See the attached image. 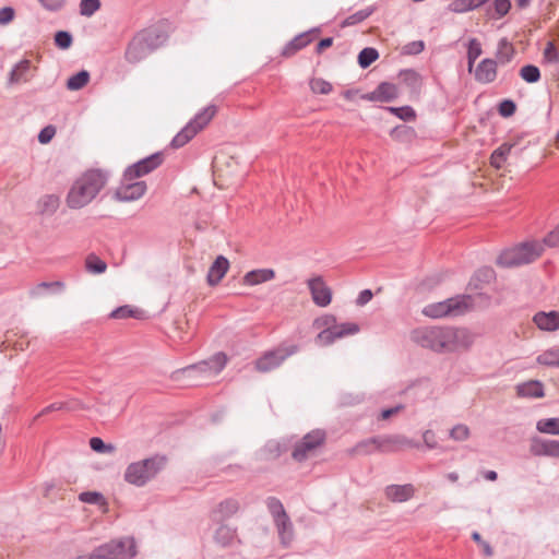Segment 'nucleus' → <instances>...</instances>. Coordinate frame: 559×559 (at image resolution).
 <instances>
[{
    "label": "nucleus",
    "mask_w": 559,
    "mask_h": 559,
    "mask_svg": "<svg viewBox=\"0 0 559 559\" xmlns=\"http://www.w3.org/2000/svg\"><path fill=\"white\" fill-rule=\"evenodd\" d=\"M412 340L437 353H452L468 348L474 343V335L465 328L425 326L414 330Z\"/></svg>",
    "instance_id": "1"
},
{
    "label": "nucleus",
    "mask_w": 559,
    "mask_h": 559,
    "mask_svg": "<svg viewBox=\"0 0 559 559\" xmlns=\"http://www.w3.org/2000/svg\"><path fill=\"white\" fill-rule=\"evenodd\" d=\"M109 173L102 169H88L72 185V209L90 204L108 181Z\"/></svg>",
    "instance_id": "2"
},
{
    "label": "nucleus",
    "mask_w": 559,
    "mask_h": 559,
    "mask_svg": "<svg viewBox=\"0 0 559 559\" xmlns=\"http://www.w3.org/2000/svg\"><path fill=\"white\" fill-rule=\"evenodd\" d=\"M226 355L224 353H216L207 360H202L175 371L174 377L176 380L180 379V376L187 377L193 380L191 384L197 385L200 383V380L218 374L226 366Z\"/></svg>",
    "instance_id": "3"
},
{
    "label": "nucleus",
    "mask_w": 559,
    "mask_h": 559,
    "mask_svg": "<svg viewBox=\"0 0 559 559\" xmlns=\"http://www.w3.org/2000/svg\"><path fill=\"white\" fill-rule=\"evenodd\" d=\"M543 252L538 242H523L503 250L497 258V264L503 267L520 266L535 261Z\"/></svg>",
    "instance_id": "4"
},
{
    "label": "nucleus",
    "mask_w": 559,
    "mask_h": 559,
    "mask_svg": "<svg viewBox=\"0 0 559 559\" xmlns=\"http://www.w3.org/2000/svg\"><path fill=\"white\" fill-rule=\"evenodd\" d=\"M165 459L153 456L128 465L124 472V480L131 485L142 487L157 475L163 468Z\"/></svg>",
    "instance_id": "5"
},
{
    "label": "nucleus",
    "mask_w": 559,
    "mask_h": 559,
    "mask_svg": "<svg viewBox=\"0 0 559 559\" xmlns=\"http://www.w3.org/2000/svg\"><path fill=\"white\" fill-rule=\"evenodd\" d=\"M217 111L215 105H209L199 111L171 140L173 148H180L205 128Z\"/></svg>",
    "instance_id": "6"
},
{
    "label": "nucleus",
    "mask_w": 559,
    "mask_h": 559,
    "mask_svg": "<svg viewBox=\"0 0 559 559\" xmlns=\"http://www.w3.org/2000/svg\"><path fill=\"white\" fill-rule=\"evenodd\" d=\"M471 306L469 296H455L443 301L432 302L423 309L426 317L439 319L463 314Z\"/></svg>",
    "instance_id": "7"
},
{
    "label": "nucleus",
    "mask_w": 559,
    "mask_h": 559,
    "mask_svg": "<svg viewBox=\"0 0 559 559\" xmlns=\"http://www.w3.org/2000/svg\"><path fill=\"white\" fill-rule=\"evenodd\" d=\"M299 350L297 344L283 343L277 347L266 350L254 361V367L259 372H270L278 368L288 357Z\"/></svg>",
    "instance_id": "8"
},
{
    "label": "nucleus",
    "mask_w": 559,
    "mask_h": 559,
    "mask_svg": "<svg viewBox=\"0 0 559 559\" xmlns=\"http://www.w3.org/2000/svg\"><path fill=\"white\" fill-rule=\"evenodd\" d=\"M326 328L322 330L316 338L321 346L333 344L336 340L345 336L355 335L359 332V325L354 322L336 323L335 318L330 316L324 319Z\"/></svg>",
    "instance_id": "9"
},
{
    "label": "nucleus",
    "mask_w": 559,
    "mask_h": 559,
    "mask_svg": "<svg viewBox=\"0 0 559 559\" xmlns=\"http://www.w3.org/2000/svg\"><path fill=\"white\" fill-rule=\"evenodd\" d=\"M136 555L133 538L111 540L99 546L90 559H131Z\"/></svg>",
    "instance_id": "10"
},
{
    "label": "nucleus",
    "mask_w": 559,
    "mask_h": 559,
    "mask_svg": "<svg viewBox=\"0 0 559 559\" xmlns=\"http://www.w3.org/2000/svg\"><path fill=\"white\" fill-rule=\"evenodd\" d=\"M325 431L314 429L308 432L304 438L294 447L292 456L297 462H302L313 455L314 451L321 447L325 441Z\"/></svg>",
    "instance_id": "11"
},
{
    "label": "nucleus",
    "mask_w": 559,
    "mask_h": 559,
    "mask_svg": "<svg viewBox=\"0 0 559 559\" xmlns=\"http://www.w3.org/2000/svg\"><path fill=\"white\" fill-rule=\"evenodd\" d=\"M147 190L145 181L142 180H127L124 174L120 185L114 192V199L119 202H132L141 199Z\"/></svg>",
    "instance_id": "12"
},
{
    "label": "nucleus",
    "mask_w": 559,
    "mask_h": 559,
    "mask_svg": "<svg viewBox=\"0 0 559 559\" xmlns=\"http://www.w3.org/2000/svg\"><path fill=\"white\" fill-rule=\"evenodd\" d=\"M164 160L162 153L157 152L144 157L124 169L127 180H135L157 169Z\"/></svg>",
    "instance_id": "13"
},
{
    "label": "nucleus",
    "mask_w": 559,
    "mask_h": 559,
    "mask_svg": "<svg viewBox=\"0 0 559 559\" xmlns=\"http://www.w3.org/2000/svg\"><path fill=\"white\" fill-rule=\"evenodd\" d=\"M308 287L311 293L313 302L319 307H326L332 300V290L324 283L321 276L308 280Z\"/></svg>",
    "instance_id": "14"
},
{
    "label": "nucleus",
    "mask_w": 559,
    "mask_h": 559,
    "mask_svg": "<svg viewBox=\"0 0 559 559\" xmlns=\"http://www.w3.org/2000/svg\"><path fill=\"white\" fill-rule=\"evenodd\" d=\"M374 438H376L374 444L377 447V451H380V452L389 453V452H395L400 448H403V447H418L417 443H414L412 440H409L408 438L401 436V435L389 436V437H374Z\"/></svg>",
    "instance_id": "15"
},
{
    "label": "nucleus",
    "mask_w": 559,
    "mask_h": 559,
    "mask_svg": "<svg viewBox=\"0 0 559 559\" xmlns=\"http://www.w3.org/2000/svg\"><path fill=\"white\" fill-rule=\"evenodd\" d=\"M497 61L491 58L483 59L474 71L475 81L481 84L492 83L497 78Z\"/></svg>",
    "instance_id": "16"
},
{
    "label": "nucleus",
    "mask_w": 559,
    "mask_h": 559,
    "mask_svg": "<svg viewBox=\"0 0 559 559\" xmlns=\"http://www.w3.org/2000/svg\"><path fill=\"white\" fill-rule=\"evenodd\" d=\"M531 453L535 456H559V440H547L533 438L531 442Z\"/></svg>",
    "instance_id": "17"
},
{
    "label": "nucleus",
    "mask_w": 559,
    "mask_h": 559,
    "mask_svg": "<svg viewBox=\"0 0 559 559\" xmlns=\"http://www.w3.org/2000/svg\"><path fill=\"white\" fill-rule=\"evenodd\" d=\"M138 35L152 52L163 46L168 38L167 33L160 26H151L141 31Z\"/></svg>",
    "instance_id": "18"
},
{
    "label": "nucleus",
    "mask_w": 559,
    "mask_h": 559,
    "mask_svg": "<svg viewBox=\"0 0 559 559\" xmlns=\"http://www.w3.org/2000/svg\"><path fill=\"white\" fill-rule=\"evenodd\" d=\"M239 510V502L234 498H228L221 501L211 513L213 522L222 523L231 518Z\"/></svg>",
    "instance_id": "19"
},
{
    "label": "nucleus",
    "mask_w": 559,
    "mask_h": 559,
    "mask_svg": "<svg viewBox=\"0 0 559 559\" xmlns=\"http://www.w3.org/2000/svg\"><path fill=\"white\" fill-rule=\"evenodd\" d=\"M150 53H152L151 49L136 34L128 45L126 59L131 63H136L146 58Z\"/></svg>",
    "instance_id": "20"
},
{
    "label": "nucleus",
    "mask_w": 559,
    "mask_h": 559,
    "mask_svg": "<svg viewBox=\"0 0 559 559\" xmlns=\"http://www.w3.org/2000/svg\"><path fill=\"white\" fill-rule=\"evenodd\" d=\"M385 497L392 502H405L414 497L415 488L412 484L389 485L385 487Z\"/></svg>",
    "instance_id": "21"
},
{
    "label": "nucleus",
    "mask_w": 559,
    "mask_h": 559,
    "mask_svg": "<svg viewBox=\"0 0 559 559\" xmlns=\"http://www.w3.org/2000/svg\"><path fill=\"white\" fill-rule=\"evenodd\" d=\"M229 269V261L224 255H218L209 269L206 281L210 286H216Z\"/></svg>",
    "instance_id": "22"
},
{
    "label": "nucleus",
    "mask_w": 559,
    "mask_h": 559,
    "mask_svg": "<svg viewBox=\"0 0 559 559\" xmlns=\"http://www.w3.org/2000/svg\"><path fill=\"white\" fill-rule=\"evenodd\" d=\"M33 76L31 61L27 59L21 60L14 66L9 74V84H19L29 81Z\"/></svg>",
    "instance_id": "23"
},
{
    "label": "nucleus",
    "mask_w": 559,
    "mask_h": 559,
    "mask_svg": "<svg viewBox=\"0 0 559 559\" xmlns=\"http://www.w3.org/2000/svg\"><path fill=\"white\" fill-rule=\"evenodd\" d=\"M533 321L543 331H556L559 329V311H539L533 317Z\"/></svg>",
    "instance_id": "24"
},
{
    "label": "nucleus",
    "mask_w": 559,
    "mask_h": 559,
    "mask_svg": "<svg viewBox=\"0 0 559 559\" xmlns=\"http://www.w3.org/2000/svg\"><path fill=\"white\" fill-rule=\"evenodd\" d=\"M397 88L393 83L382 82L377 88L366 96L369 100L391 102L397 97Z\"/></svg>",
    "instance_id": "25"
},
{
    "label": "nucleus",
    "mask_w": 559,
    "mask_h": 559,
    "mask_svg": "<svg viewBox=\"0 0 559 559\" xmlns=\"http://www.w3.org/2000/svg\"><path fill=\"white\" fill-rule=\"evenodd\" d=\"M312 41L311 32H305L289 40L282 50V56L292 57Z\"/></svg>",
    "instance_id": "26"
},
{
    "label": "nucleus",
    "mask_w": 559,
    "mask_h": 559,
    "mask_svg": "<svg viewBox=\"0 0 559 559\" xmlns=\"http://www.w3.org/2000/svg\"><path fill=\"white\" fill-rule=\"evenodd\" d=\"M66 290L63 282H41L29 290V296L33 298L43 297L46 295L59 294Z\"/></svg>",
    "instance_id": "27"
},
{
    "label": "nucleus",
    "mask_w": 559,
    "mask_h": 559,
    "mask_svg": "<svg viewBox=\"0 0 559 559\" xmlns=\"http://www.w3.org/2000/svg\"><path fill=\"white\" fill-rule=\"evenodd\" d=\"M516 393L521 397L538 399L545 395L544 384L538 380H530L516 385Z\"/></svg>",
    "instance_id": "28"
},
{
    "label": "nucleus",
    "mask_w": 559,
    "mask_h": 559,
    "mask_svg": "<svg viewBox=\"0 0 559 559\" xmlns=\"http://www.w3.org/2000/svg\"><path fill=\"white\" fill-rule=\"evenodd\" d=\"M275 277L273 269H258L248 272L243 276V284L249 286L259 285L269 282Z\"/></svg>",
    "instance_id": "29"
},
{
    "label": "nucleus",
    "mask_w": 559,
    "mask_h": 559,
    "mask_svg": "<svg viewBox=\"0 0 559 559\" xmlns=\"http://www.w3.org/2000/svg\"><path fill=\"white\" fill-rule=\"evenodd\" d=\"M515 55V49L513 45L506 38H501L498 41L497 50H496V61L497 64L504 66L512 61Z\"/></svg>",
    "instance_id": "30"
},
{
    "label": "nucleus",
    "mask_w": 559,
    "mask_h": 559,
    "mask_svg": "<svg viewBox=\"0 0 559 559\" xmlns=\"http://www.w3.org/2000/svg\"><path fill=\"white\" fill-rule=\"evenodd\" d=\"M218 524L219 526L214 533L215 542L223 547L231 546L237 537L236 528L224 524L223 522Z\"/></svg>",
    "instance_id": "31"
},
{
    "label": "nucleus",
    "mask_w": 559,
    "mask_h": 559,
    "mask_svg": "<svg viewBox=\"0 0 559 559\" xmlns=\"http://www.w3.org/2000/svg\"><path fill=\"white\" fill-rule=\"evenodd\" d=\"M274 523L277 528L281 543L284 546H289L294 538V527L289 516L286 515L284 518H280L278 520L274 521Z\"/></svg>",
    "instance_id": "32"
},
{
    "label": "nucleus",
    "mask_w": 559,
    "mask_h": 559,
    "mask_svg": "<svg viewBox=\"0 0 559 559\" xmlns=\"http://www.w3.org/2000/svg\"><path fill=\"white\" fill-rule=\"evenodd\" d=\"M514 144L503 143L496 148L490 156V164L497 169L502 168Z\"/></svg>",
    "instance_id": "33"
},
{
    "label": "nucleus",
    "mask_w": 559,
    "mask_h": 559,
    "mask_svg": "<svg viewBox=\"0 0 559 559\" xmlns=\"http://www.w3.org/2000/svg\"><path fill=\"white\" fill-rule=\"evenodd\" d=\"M374 443H376V438L374 437L365 439V440L358 442L356 445H354L349 450V453L352 455H368V454H371L374 451H377V447H376Z\"/></svg>",
    "instance_id": "34"
},
{
    "label": "nucleus",
    "mask_w": 559,
    "mask_h": 559,
    "mask_svg": "<svg viewBox=\"0 0 559 559\" xmlns=\"http://www.w3.org/2000/svg\"><path fill=\"white\" fill-rule=\"evenodd\" d=\"M536 429L542 433L559 436V417L539 419Z\"/></svg>",
    "instance_id": "35"
},
{
    "label": "nucleus",
    "mask_w": 559,
    "mask_h": 559,
    "mask_svg": "<svg viewBox=\"0 0 559 559\" xmlns=\"http://www.w3.org/2000/svg\"><path fill=\"white\" fill-rule=\"evenodd\" d=\"M483 53L481 45L476 38H471L467 47V69L468 72L473 71L474 63L477 58Z\"/></svg>",
    "instance_id": "36"
},
{
    "label": "nucleus",
    "mask_w": 559,
    "mask_h": 559,
    "mask_svg": "<svg viewBox=\"0 0 559 559\" xmlns=\"http://www.w3.org/2000/svg\"><path fill=\"white\" fill-rule=\"evenodd\" d=\"M85 267L90 273L102 274L106 271L107 264L95 254H88L85 259Z\"/></svg>",
    "instance_id": "37"
},
{
    "label": "nucleus",
    "mask_w": 559,
    "mask_h": 559,
    "mask_svg": "<svg viewBox=\"0 0 559 559\" xmlns=\"http://www.w3.org/2000/svg\"><path fill=\"white\" fill-rule=\"evenodd\" d=\"M373 13L372 8H366L348 15L341 24L342 27L353 26L361 23Z\"/></svg>",
    "instance_id": "38"
},
{
    "label": "nucleus",
    "mask_w": 559,
    "mask_h": 559,
    "mask_svg": "<svg viewBox=\"0 0 559 559\" xmlns=\"http://www.w3.org/2000/svg\"><path fill=\"white\" fill-rule=\"evenodd\" d=\"M379 58V52L376 48L366 47L358 55V64L362 69H367Z\"/></svg>",
    "instance_id": "39"
},
{
    "label": "nucleus",
    "mask_w": 559,
    "mask_h": 559,
    "mask_svg": "<svg viewBox=\"0 0 559 559\" xmlns=\"http://www.w3.org/2000/svg\"><path fill=\"white\" fill-rule=\"evenodd\" d=\"M266 507L271 515L273 516V520L276 521L280 518H284L287 515L283 503L280 499L275 497H269L265 501Z\"/></svg>",
    "instance_id": "40"
},
{
    "label": "nucleus",
    "mask_w": 559,
    "mask_h": 559,
    "mask_svg": "<svg viewBox=\"0 0 559 559\" xmlns=\"http://www.w3.org/2000/svg\"><path fill=\"white\" fill-rule=\"evenodd\" d=\"M537 362L549 367H559V348H551L537 357Z\"/></svg>",
    "instance_id": "41"
},
{
    "label": "nucleus",
    "mask_w": 559,
    "mask_h": 559,
    "mask_svg": "<svg viewBox=\"0 0 559 559\" xmlns=\"http://www.w3.org/2000/svg\"><path fill=\"white\" fill-rule=\"evenodd\" d=\"M520 76L526 83H531V84L532 83H536V82H538L540 80V71L534 64H526V66L521 68Z\"/></svg>",
    "instance_id": "42"
},
{
    "label": "nucleus",
    "mask_w": 559,
    "mask_h": 559,
    "mask_svg": "<svg viewBox=\"0 0 559 559\" xmlns=\"http://www.w3.org/2000/svg\"><path fill=\"white\" fill-rule=\"evenodd\" d=\"M90 447L93 451L102 454H112L116 451V447L112 443H105L103 439L98 437L90 439Z\"/></svg>",
    "instance_id": "43"
},
{
    "label": "nucleus",
    "mask_w": 559,
    "mask_h": 559,
    "mask_svg": "<svg viewBox=\"0 0 559 559\" xmlns=\"http://www.w3.org/2000/svg\"><path fill=\"white\" fill-rule=\"evenodd\" d=\"M59 206V199L56 195H45L39 200V210L41 213H53Z\"/></svg>",
    "instance_id": "44"
},
{
    "label": "nucleus",
    "mask_w": 559,
    "mask_h": 559,
    "mask_svg": "<svg viewBox=\"0 0 559 559\" xmlns=\"http://www.w3.org/2000/svg\"><path fill=\"white\" fill-rule=\"evenodd\" d=\"M388 110L404 121H411L416 117V112L411 106L389 107Z\"/></svg>",
    "instance_id": "45"
},
{
    "label": "nucleus",
    "mask_w": 559,
    "mask_h": 559,
    "mask_svg": "<svg viewBox=\"0 0 559 559\" xmlns=\"http://www.w3.org/2000/svg\"><path fill=\"white\" fill-rule=\"evenodd\" d=\"M80 14L83 16H92L99 8V0H81Z\"/></svg>",
    "instance_id": "46"
},
{
    "label": "nucleus",
    "mask_w": 559,
    "mask_h": 559,
    "mask_svg": "<svg viewBox=\"0 0 559 559\" xmlns=\"http://www.w3.org/2000/svg\"><path fill=\"white\" fill-rule=\"evenodd\" d=\"M400 76L402 78L403 82L411 87L418 86L421 81L420 75L413 69L402 70L400 72Z\"/></svg>",
    "instance_id": "47"
},
{
    "label": "nucleus",
    "mask_w": 559,
    "mask_h": 559,
    "mask_svg": "<svg viewBox=\"0 0 559 559\" xmlns=\"http://www.w3.org/2000/svg\"><path fill=\"white\" fill-rule=\"evenodd\" d=\"M138 312H139L138 309H133L130 306L126 305V306H121V307H118L115 310H112L110 313V318H112V319H126V318H131V317L135 318Z\"/></svg>",
    "instance_id": "48"
},
{
    "label": "nucleus",
    "mask_w": 559,
    "mask_h": 559,
    "mask_svg": "<svg viewBox=\"0 0 559 559\" xmlns=\"http://www.w3.org/2000/svg\"><path fill=\"white\" fill-rule=\"evenodd\" d=\"M79 499L84 503L104 504V496L98 491H85L80 493Z\"/></svg>",
    "instance_id": "49"
},
{
    "label": "nucleus",
    "mask_w": 559,
    "mask_h": 559,
    "mask_svg": "<svg viewBox=\"0 0 559 559\" xmlns=\"http://www.w3.org/2000/svg\"><path fill=\"white\" fill-rule=\"evenodd\" d=\"M310 87L313 93L329 94L332 91V84L323 79H316L310 82Z\"/></svg>",
    "instance_id": "50"
},
{
    "label": "nucleus",
    "mask_w": 559,
    "mask_h": 559,
    "mask_svg": "<svg viewBox=\"0 0 559 559\" xmlns=\"http://www.w3.org/2000/svg\"><path fill=\"white\" fill-rule=\"evenodd\" d=\"M469 437V429L466 425L459 424L455 425L450 430V438L455 441H464Z\"/></svg>",
    "instance_id": "51"
},
{
    "label": "nucleus",
    "mask_w": 559,
    "mask_h": 559,
    "mask_svg": "<svg viewBox=\"0 0 559 559\" xmlns=\"http://www.w3.org/2000/svg\"><path fill=\"white\" fill-rule=\"evenodd\" d=\"M90 72L82 70L79 73L72 75V91L84 87L90 81Z\"/></svg>",
    "instance_id": "52"
},
{
    "label": "nucleus",
    "mask_w": 559,
    "mask_h": 559,
    "mask_svg": "<svg viewBox=\"0 0 559 559\" xmlns=\"http://www.w3.org/2000/svg\"><path fill=\"white\" fill-rule=\"evenodd\" d=\"M425 49V43L423 40L409 41L403 46L402 51L404 55L413 56L423 52Z\"/></svg>",
    "instance_id": "53"
},
{
    "label": "nucleus",
    "mask_w": 559,
    "mask_h": 559,
    "mask_svg": "<svg viewBox=\"0 0 559 559\" xmlns=\"http://www.w3.org/2000/svg\"><path fill=\"white\" fill-rule=\"evenodd\" d=\"M544 59L550 63H557L559 61V51L552 41H548L546 44L544 49Z\"/></svg>",
    "instance_id": "54"
},
{
    "label": "nucleus",
    "mask_w": 559,
    "mask_h": 559,
    "mask_svg": "<svg viewBox=\"0 0 559 559\" xmlns=\"http://www.w3.org/2000/svg\"><path fill=\"white\" fill-rule=\"evenodd\" d=\"M515 110H516V105L511 99H503L499 104V107H498L499 114L504 118H508V117H511L512 115H514Z\"/></svg>",
    "instance_id": "55"
},
{
    "label": "nucleus",
    "mask_w": 559,
    "mask_h": 559,
    "mask_svg": "<svg viewBox=\"0 0 559 559\" xmlns=\"http://www.w3.org/2000/svg\"><path fill=\"white\" fill-rule=\"evenodd\" d=\"M496 273L493 269L489 266L481 267L476 271L475 273V280L480 281L483 283H490L492 280H495Z\"/></svg>",
    "instance_id": "56"
},
{
    "label": "nucleus",
    "mask_w": 559,
    "mask_h": 559,
    "mask_svg": "<svg viewBox=\"0 0 559 559\" xmlns=\"http://www.w3.org/2000/svg\"><path fill=\"white\" fill-rule=\"evenodd\" d=\"M493 9L496 12V15L498 19L508 14V12L511 9V1L510 0H495L493 1Z\"/></svg>",
    "instance_id": "57"
},
{
    "label": "nucleus",
    "mask_w": 559,
    "mask_h": 559,
    "mask_svg": "<svg viewBox=\"0 0 559 559\" xmlns=\"http://www.w3.org/2000/svg\"><path fill=\"white\" fill-rule=\"evenodd\" d=\"M472 539L481 547L483 554L486 557H491L493 555L490 544L484 540L478 532H473Z\"/></svg>",
    "instance_id": "58"
},
{
    "label": "nucleus",
    "mask_w": 559,
    "mask_h": 559,
    "mask_svg": "<svg viewBox=\"0 0 559 559\" xmlns=\"http://www.w3.org/2000/svg\"><path fill=\"white\" fill-rule=\"evenodd\" d=\"M55 134H56V128L53 126L49 124L40 130V132L38 134V141L41 144H47L52 140Z\"/></svg>",
    "instance_id": "59"
},
{
    "label": "nucleus",
    "mask_w": 559,
    "mask_h": 559,
    "mask_svg": "<svg viewBox=\"0 0 559 559\" xmlns=\"http://www.w3.org/2000/svg\"><path fill=\"white\" fill-rule=\"evenodd\" d=\"M55 43L61 49H67L70 47V32L59 31L55 35Z\"/></svg>",
    "instance_id": "60"
},
{
    "label": "nucleus",
    "mask_w": 559,
    "mask_h": 559,
    "mask_svg": "<svg viewBox=\"0 0 559 559\" xmlns=\"http://www.w3.org/2000/svg\"><path fill=\"white\" fill-rule=\"evenodd\" d=\"M544 243L549 247H559V225L544 238Z\"/></svg>",
    "instance_id": "61"
},
{
    "label": "nucleus",
    "mask_w": 559,
    "mask_h": 559,
    "mask_svg": "<svg viewBox=\"0 0 559 559\" xmlns=\"http://www.w3.org/2000/svg\"><path fill=\"white\" fill-rule=\"evenodd\" d=\"M14 19V10L11 7L0 9V24L4 25Z\"/></svg>",
    "instance_id": "62"
},
{
    "label": "nucleus",
    "mask_w": 559,
    "mask_h": 559,
    "mask_svg": "<svg viewBox=\"0 0 559 559\" xmlns=\"http://www.w3.org/2000/svg\"><path fill=\"white\" fill-rule=\"evenodd\" d=\"M423 440L428 449H436L438 447L436 435L432 430H426L423 433Z\"/></svg>",
    "instance_id": "63"
},
{
    "label": "nucleus",
    "mask_w": 559,
    "mask_h": 559,
    "mask_svg": "<svg viewBox=\"0 0 559 559\" xmlns=\"http://www.w3.org/2000/svg\"><path fill=\"white\" fill-rule=\"evenodd\" d=\"M372 296L373 295L370 289H364L359 293L356 304L358 306H365L366 304H368L371 300Z\"/></svg>",
    "instance_id": "64"
}]
</instances>
